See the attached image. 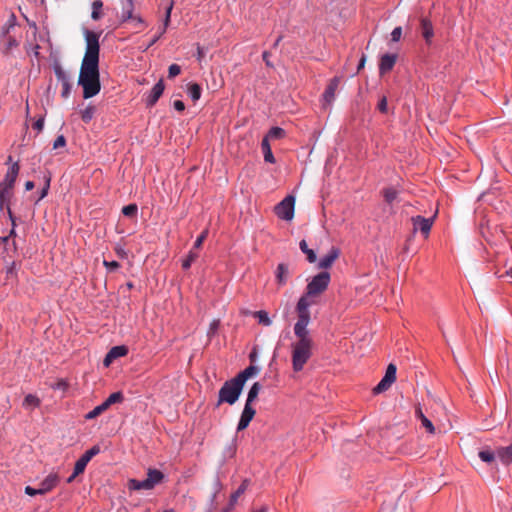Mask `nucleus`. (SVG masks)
Returning a JSON list of instances; mask_svg holds the SVG:
<instances>
[{
	"instance_id": "obj_1",
	"label": "nucleus",
	"mask_w": 512,
	"mask_h": 512,
	"mask_svg": "<svg viewBox=\"0 0 512 512\" xmlns=\"http://www.w3.org/2000/svg\"><path fill=\"white\" fill-rule=\"evenodd\" d=\"M86 51L82 61L78 84L83 88V97L89 99L100 92L99 79V35L85 31Z\"/></svg>"
},
{
	"instance_id": "obj_2",
	"label": "nucleus",
	"mask_w": 512,
	"mask_h": 512,
	"mask_svg": "<svg viewBox=\"0 0 512 512\" xmlns=\"http://www.w3.org/2000/svg\"><path fill=\"white\" fill-rule=\"evenodd\" d=\"M306 301L302 299L298 307V320L294 325V334L297 341L292 343V367L300 372L312 356L313 340L309 335L307 326L310 322V311L306 310Z\"/></svg>"
},
{
	"instance_id": "obj_3",
	"label": "nucleus",
	"mask_w": 512,
	"mask_h": 512,
	"mask_svg": "<svg viewBox=\"0 0 512 512\" xmlns=\"http://www.w3.org/2000/svg\"><path fill=\"white\" fill-rule=\"evenodd\" d=\"M330 280V273L327 271H323L315 275L307 284L306 293L298 300L296 311L298 312V307L302 299L306 301V310L309 311V307L314 304V302L311 300V297L322 294L328 288Z\"/></svg>"
},
{
	"instance_id": "obj_4",
	"label": "nucleus",
	"mask_w": 512,
	"mask_h": 512,
	"mask_svg": "<svg viewBox=\"0 0 512 512\" xmlns=\"http://www.w3.org/2000/svg\"><path fill=\"white\" fill-rule=\"evenodd\" d=\"M243 387L235 378L225 381L218 392L217 406L223 403L235 404L241 395Z\"/></svg>"
},
{
	"instance_id": "obj_5",
	"label": "nucleus",
	"mask_w": 512,
	"mask_h": 512,
	"mask_svg": "<svg viewBox=\"0 0 512 512\" xmlns=\"http://www.w3.org/2000/svg\"><path fill=\"white\" fill-rule=\"evenodd\" d=\"M294 208L295 197L288 195L275 206L274 212L278 218L285 221H291L294 217Z\"/></svg>"
},
{
	"instance_id": "obj_6",
	"label": "nucleus",
	"mask_w": 512,
	"mask_h": 512,
	"mask_svg": "<svg viewBox=\"0 0 512 512\" xmlns=\"http://www.w3.org/2000/svg\"><path fill=\"white\" fill-rule=\"evenodd\" d=\"M396 371L397 368L394 364L390 363L386 369L384 377L381 381L374 387L373 393L380 394L388 390L391 385L396 381Z\"/></svg>"
},
{
	"instance_id": "obj_7",
	"label": "nucleus",
	"mask_w": 512,
	"mask_h": 512,
	"mask_svg": "<svg viewBox=\"0 0 512 512\" xmlns=\"http://www.w3.org/2000/svg\"><path fill=\"white\" fill-rule=\"evenodd\" d=\"M136 0H124L123 6H122V13H121V22H127L131 21L134 23V26L137 27L139 25H143L144 21L139 15H134V2Z\"/></svg>"
},
{
	"instance_id": "obj_8",
	"label": "nucleus",
	"mask_w": 512,
	"mask_h": 512,
	"mask_svg": "<svg viewBox=\"0 0 512 512\" xmlns=\"http://www.w3.org/2000/svg\"><path fill=\"white\" fill-rule=\"evenodd\" d=\"M435 218H436V214L434 216H432L431 218H425V217H422L419 215L412 217L411 221L413 224L414 232L419 230L425 236V238H427L431 231V228H432Z\"/></svg>"
},
{
	"instance_id": "obj_9",
	"label": "nucleus",
	"mask_w": 512,
	"mask_h": 512,
	"mask_svg": "<svg viewBox=\"0 0 512 512\" xmlns=\"http://www.w3.org/2000/svg\"><path fill=\"white\" fill-rule=\"evenodd\" d=\"M255 414L256 410L253 408V405L245 403L244 409L237 424V432L245 430L249 426Z\"/></svg>"
},
{
	"instance_id": "obj_10",
	"label": "nucleus",
	"mask_w": 512,
	"mask_h": 512,
	"mask_svg": "<svg viewBox=\"0 0 512 512\" xmlns=\"http://www.w3.org/2000/svg\"><path fill=\"white\" fill-rule=\"evenodd\" d=\"M339 83H340L339 77H333L329 81V83H328V85H327V87H326V89H325V91L323 93V96H322V98H323V106H326V105L329 106V105L332 104V102L335 99V92H336V90H337V88L339 86Z\"/></svg>"
},
{
	"instance_id": "obj_11",
	"label": "nucleus",
	"mask_w": 512,
	"mask_h": 512,
	"mask_svg": "<svg viewBox=\"0 0 512 512\" xmlns=\"http://www.w3.org/2000/svg\"><path fill=\"white\" fill-rule=\"evenodd\" d=\"M165 89L164 81L160 79L151 89L150 93L146 97L147 107H153L159 98L162 96Z\"/></svg>"
},
{
	"instance_id": "obj_12",
	"label": "nucleus",
	"mask_w": 512,
	"mask_h": 512,
	"mask_svg": "<svg viewBox=\"0 0 512 512\" xmlns=\"http://www.w3.org/2000/svg\"><path fill=\"white\" fill-rule=\"evenodd\" d=\"M19 171H20L19 163L13 162L10 165V167L8 168L3 180L0 181V184L14 188Z\"/></svg>"
},
{
	"instance_id": "obj_13",
	"label": "nucleus",
	"mask_w": 512,
	"mask_h": 512,
	"mask_svg": "<svg viewBox=\"0 0 512 512\" xmlns=\"http://www.w3.org/2000/svg\"><path fill=\"white\" fill-rule=\"evenodd\" d=\"M340 249L337 247H332L329 252L324 255L318 262V268L320 269H328L333 263L339 258Z\"/></svg>"
},
{
	"instance_id": "obj_14",
	"label": "nucleus",
	"mask_w": 512,
	"mask_h": 512,
	"mask_svg": "<svg viewBox=\"0 0 512 512\" xmlns=\"http://www.w3.org/2000/svg\"><path fill=\"white\" fill-rule=\"evenodd\" d=\"M396 55L394 54H384L379 63V73L380 75H384L391 71L396 63Z\"/></svg>"
},
{
	"instance_id": "obj_15",
	"label": "nucleus",
	"mask_w": 512,
	"mask_h": 512,
	"mask_svg": "<svg viewBox=\"0 0 512 512\" xmlns=\"http://www.w3.org/2000/svg\"><path fill=\"white\" fill-rule=\"evenodd\" d=\"M58 482V475L51 473L44 480L41 481V483L39 484V489L41 490L42 494H45L51 491L53 488H55Z\"/></svg>"
},
{
	"instance_id": "obj_16",
	"label": "nucleus",
	"mask_w": 512,
	"mask_h": 512,
	"mask_svg": "<svg viewBox=\"0 0 512 512\" xmlns=\"http://www.w3.org/2000/svg\"><path fill=\"white\" fill-rule=\"evenodd\" d=\"M12 187L0 184V210L10 205L11 197L13 195Z\"/></svg>"
},
{
	"instance_id": "obj_17",
	"label": "nucleus",
	"mask_w": 512,
	"mask_h": 512,
	"mask_svg": "<svg viewBox=\"0 0 512 512\" xmlns=\"http://www.w3.org/2000/svg\"><path fill=\"white\" fill-rule=\"evenodd\" d=\"M421 33L427 44H430L434 36V29L428 18L421 19Z\"/></svg>"
},
{
	"instance_id": "obj_18",
	"label": "nucleus",
	"mask_w": 512,
	"mask_h": 512,
	"mask_svg": "<svg viewBox=\"0 0 512 512\" xmlns=\"http://www.w3.org/2000/svg\"><path fill=\"white\" fill-rule=\"evenodd\" d=\"M415 416L418 420L421 422V426L425 428L427 433L434 434L435 433V427L431 420H429L423 413L421 407H416L415 409Z\"/></svg>"
},
{
	"instance_id": "obj_19",
	"label": "nucleus",
	"mask_w": 512,
	"mask_h": 512,
	"mask_svg": "<svg viewBox=\"0 0 512 512\" xmlns=\"http://www.w3.org/2000/svg\"><path fill=\"white\" fill-rule=\"evenodd\" d=\"M41 405L40 398L35 394H27L22 402V407L26 410H34Z\"/></svg>"
},
{
	"instance_id": "obj_20",
	"label": "nucleus",
	"mask_w": 512,
	"mask_h": 512,
	"mask_svg": "<svg viewBox=\"0 0 512 512\" xmlns=\"http://www.w3.org/2000/svg\"><path fill=\"white\" fill-rule=\"evenodd\" d=\"M276 281L279 285L286 284L288 277H289V269L288 266L284 263H280L277 266L276 272H275Z\"/></svg>"
},
{
	"instance_id": "obj_21",
	"label": "nucleus",
	"mask_w": 512,
	"mask_h": 512,
	"mask_svg": "<svg viewBox=\"0 0 512 512\" xmlns=\"http://www.w3.org/2000/svg\"><path fill=\"white\" fill-rule=\"evenodd\" d=\"M257 373V368L255 366H248L247 368H245L243 371H241L240 373H238L234 378L239 382L241 383L243 386L245 385V382L250 378L252 377L253 375H255Z\"/></svg>"
},
{
	"instance_id": "obj_22",
	"label": "nucleus",
	"mask_w": 512,
	"mask_h": 512,
	"mask_svg": "<svg viewBox=\"0 0 512 512\" xmlns=\"http://www.w3.org/2000/svg\"><path fill=\"white\" fill-rule=\"evenodd\" d=\"M261 149L264 155L265 162L275 163V157L272 153L270 142H268V137H264L261 142Z\"/></svg>"
},
{
	"instance_id": "obj_23",
	"label": "nucleus",
	"mask_w": 512,
	"mask_h": 512,
	"mask_svg": "<svg viewBox=\"0 0 512 512\" xmlns=\"http://www.w3.org/2000/svg\"><path fill=\"white\" fill-rule=\"evenodd\" d=\"M128 488L130 490H151V484L147 481V479L144 480H136V479H130L128 481Z\"/></svg>"
},
{
	"instance_id": "obj_24",
	"label": "nucleus",
	"mask_w": 512,
	"mask_h": 512,
	"mask_svg": "<svg viewBox=\"0 0 512 512\" xmlns=\"http://www.w3.org/2000/svg\"><path fill=\"white\" fill-rule=\"evenodd\" d=\"M164 478V475L161 471L157 469H149L147 474V481L150 482L151 488L153 489L155 485L159 484Z\"/></svg>"
},
{
	"instance_id": "obj_25",
	"label": "nucleus",
	"mask_w": 512,
	"mask_h": 512,
	"mask_svg": "<svg viewBox=\"0 0 512 512\" xmlns=\"http://www.w3.org/2000/svg\"><path fill=\"white\" fill-rule=\"evenodd\" d=\"M16 27V16L11 14L7 22L2 26L1 29V39H6L7 36H10L11 30Z\"/></svg>"
},
{
	"instance_id": "obj_26",
	"label": "nucleus",
	"mask_w": 512,
	"mask_h": 512,
	"mask_svg": "<svg viewBox=\"0 0 512 512\" xmlns=\"http://www.w3.org/2000/svg\"><path fill=\"white\" fill-rule=\"evenodd\" d=\"M248 485H249V481L247 479H245L241 485L237 488V490L231 494L230 496V501H229V504H230V507H233L237 501H238V498L244 494V492L246 491V489L248 488Z\"/></svg>"
},
{
	"instance_id": "obj_27",
	"label": "nucleus",
	"mask_w": 512,
	"mask_h": 512,
	"mask_svg": "<svg viewBox=\"0 0 512 512\" xmlns=\"http://www.w3.org/2000/svg\"><path fill=\"white\" fill-rule=\"evenodd\" d=\"M187 93L190 96V98L192 99V101L196 102L201 97L202 88L197 83H190V84H188V87H187Z\"/></svg>"
},
{
	"instance_id": "obj_28",
	"label": "nucleus",
	"mask_w": 512,
	"mask_h": 512,
	"mask_svg": "<svg viewBox=\"0 0 512 512\" xmlns=\"http://www.w3.org/2000/svg\"><path fill=\"white\" fill-rule=\"evenodd\" d=\"M261 389H262L261 384L259 382H255L251 386V388H250V390L248 392L247 399H246L245 403L253 404V402L257 399L258 394L261 391Z\"/></svg>"
},
{
	"instance_id": "obj_29",
	"label": "nucleus",
	"mask_w": 512,
	"mask_h": 512,
	"mask_svg": "<svg viewBox=\"0 0 512 512\" xmlns=\"http://www.w3.org/2000/svg\"><path fill=\"white\" fill-rule=\"evenodd\" d=\"M253 317L256 318L258 320V323L263 326H270L272 324L268 312H266L265 310L255 311L253 313Z\"/></svg>"
},
{
	"instance_id": "obj_30",
	"label": "nucleus",
	"mask_w": 512,
	"mask_h": 512,
	"mask_svg": "<svg viewBox=\"0 0 512 512\" xmlns=\"http://www.w3.org/2000/svg\"><path fill=\"white\" fill-rule=\"evenodd\" d=\"M199 257L196 249L192 248L185 259L182 260V268L187 270L191 267L192 263Z\"/></svg>"
},
{
	"instance_id": "obj_31",
	"label": "nucleus",
	"mask_w": 512,
	"mask_h": 512,
	"mask_svg": "<svg viewBox=\"0 0 512 512\" xmlns=\"http://www.w3.org/2000/svg\"><path fill=\"white\" fill-rule=\"evenodd\" d=\"M285 135L286 132L281 127H272L265 137H268V142H270V140L282 139Z\"/></svg>"
},
{
	"instance_id": "obj_32",
	"label": "nucleus",
	"mask_w": 512,
	"mask_h": 512,
	"mask_svg": "<svg viewBox=\"0 0 512 512\" xmlns=\"http://www.w3.org/2000/svg\"><path fill=\"white\" fill-rule=\"evenodd\" d=\"M124 400V396L122 392H114L108 396V398L103 402V404L107 407V409L116 403H121Z\"/></svg>"
},
{
	"instance_id": "obj_33",
	"label": "nucleus",
	"mask_w": 512,
	"mask_h": 512,
	"mask_svg": "<svg viewBox=\"0 0 512 512\" xmlns=\"http://www.w3.org/2000/svg\"><path fill=\"white\" fill-rule=\"evenodd\" d=\"M299 247L301 249V251L306 254L307 256V260L310 262V263H314L316 261V254L315 252L312 250V249H309L308 248V245L306 243L305 240H301L300 243H299Z\"/></svg>"
},
{
	"instance_id": "obj_34",
	"label": "nucleus",
	"mask_w": 512,
	"mask_h": 512,
	"mask_svg": "<svg viewBox=\"0 0 512 512\" xmlns=\"http://www.w3.org/2000/svg\"><path fill=\"white\" fill-rule=\"evenodd\" d=\"M384 200L391 204L398 196V191L393 187H387L382 190Z\"/></svg>"
},
{
	"instance_id": "obj_35",
	"label": "nucleus",
	"mask_w": 512,
	"mask_h": 512,
	"mask_svg": "<svg viewBox=\"0 0 512 512\" xmlns=\"http://www.w3.org/2000/svg\"><path fill=\"white\" fill-rule=\"evenodd\" d=\"M54 73L61 84L70 82L68 73L60 65L57 64L54 66Z\"/></svg>"
},
{
	"instance_id": "obj_36",
	"label": "nucleus",
	"mask_w": 512,
	"mask_h": 512,
	"mask_svg": "<svg viewBox=\"0 0 512 512\" xmlns=\"http://www.w3.org/2000/svg\"><path fill=\"white\" fill-rule=\"evenodd\" d=\"M127 353L128 348L126 346H114L109 350V357L119 358L125 356Z\"/></svg>"
},
{
	"instance_id": "obj_37",
	"label": "nucleus",
	"mask_w": 512,
	"mask_h": 512,
	"mask_svg": "<svg viewBox=\"0 0 512 512\" xmlns=\"http://www.w3.org/2000/svg\"><path fill=\"white\" fill-rule=\"evenodd\" d=\"M478 456L483 462L491 463L495 460V456L497 455L490 449H484L479 451Z\"/></svg>"
},
{
	"instance_id": "obj_38",
	"label": "nucleus",
	"mask_w": 512,
	"mask_h": 512,
	"mask_svg": "<svg viewBox=\"0 0 512 512\" xmlns=\"http://www.w3.org/2000/svg\"><path fill=\"white\" fill-rule=\"evenodd\" d=\"M95 107L94 106H87L84 110L81 111V119L85 122V123H89L93 117H94V114H95Z\"/></svg>"
},
{
	"instance_id": "obj_39",
	"label": "nucleus",
	"mask_w": 512,
	"mask_h": 512,
	"mask_svg": "<svg viewBox=\"0 0 512 512\" xmlns=\"http://www.w3.org/2000/svg\"><path fill=\"white\" fill-rule=\"evenodd\" d=\"M103 7V3L101 0H95L93 3H92V13H91V17L93 20H98L101 18V9Z\"/></svg>"
},
{
	"instance_id": "obj_40",
	"label": "nucleus",
	"mask_w": 512,
	"mask_h": 512,
	"mask_svg": "<svg viewBox=\"0 0 512 512\" xmlns=\"http://www.w3.org/2000/svg\"><path fill=\"white\" fill-rule=\"evenodd\" d=\"M2 42L5 46V52H10L13 48L18 46V41L12 36H7L6 39H2Z\"/></svg>"
},
{
	"instance_id": "obj_41",
	"label": "nucleus",
	"mask_w": 512,
	"mask_h": 512,
	"mask_svg": "<svg viewBox=\"0 0 512 512\" xmlns=\"http://www.w3.org/2000/svg\"><path fill=\"white\" fill-rule=\"evenodd\" d=\"M105 410H107V407L102 403L98 406H96L93 410L88 412L86 414V419H94L100 414H102Z\"/></svg>"
},
{
	"instance_id": "obj_42",
	"label": "nucleus",
	"mask_w": 512,
	"mask_h": 512,
	"mask_svg": "<svg viewBox=\"0 0 512 512\" xmlns=\"http://www.w3.org/2000/svg\"><path fill=\"white\" fill-rule=\"evenodd\" d=\"M219 326H220V320L219 319H214L210 323L208 331H207V337L209 339H212L216 335V333H217V331L219 329Z\"/></svg>"
},
{
	"instance_id": "obj_43",
	"label": "nucleus",
	"mask_w": 512,
	"mask_h": 512,
	"mask_svg": "<svg viewBox=\"0 0 512 512\" xmlns=\"http://www.w3.org/2000/svg\"><path fill=\"white\" fill-rule=\"evenodd\" d=\"M100 452V448L99 446L95 445L93 446L92 448H90L89 450H87L81 457L87 462L89 463V461L95 456L97 455L98 453Z\"/></svg>"
},
{
	"instance_id": "obj_44",
	"label": "nucleus",
	"mask_w": 512,
	"mask_h": 512,
	"mask_svg": "<svg viewBox=\"0 0 512 512\" xmlns=\"http://www.w3.org/2000/svg\"><path fill=\"white\" fill-rule=\"evenodd\" d=\"M50 181H51V177L50 176L45 177L44 187L41 188V192H40L39 197L36 200V203H38L39 201H41L42 199H44L48 195V191H49V188H50Z\"/></svg>"
},
{
	"instance_id": "obj_45",
	"label": "nucleus",
	"mask_w": 512,
	"mask_h": 512,
	"mask_svg": "<svg viewBox=\"0 0 512 512\" xmlns=\"http://www.w3.org/2000/svg\"><path fill=\"white\" fill-rule=\"evenodd\" d=\"M208 234H209V230L208 229L203 230L201 232V234L197 237L196 241L194 242L193 248L196 249V250L200 249L202 244H203V242L208 237Z\"/></svg>"
},
{
	"instance_id": "obj_46",
	"label": "nucleus",
	"mask_w": 512,
	"mask_h": 512,
	"mask_svg": "<svg viewBox=\"0 0 512 512\" xmlns=\"http://www.w3.org/2000/svg\"><path fill=\"white\" fill-rule=\"evenodd\" d=\"M137 211H138V207L136 204H129L127 206H124L122 209V213L128 217L135 216L137 214Z\"/></svg>"
},
{
	"instance_id": "obj_47",
	"label": "nucleus",
	"mask_w": 512,
	"mask_h": 512,
	"mask_svg": "<svg viewBox=\"0 0 512 512\" xmlns=\"http://www.w3.org/2000/svg\"><path fill=\"white\" fill-rule=\"evenodd\" d=\"M87 464L88 463L82 457H80L76 461L75 466H74L75 475H79V474L83 473Z\"/></svg>"
},
{
	"instance_id": "obj_48",
	"label": "nucleus",
	"mask_w": 512,
	"mask_h": 512,
	"mask_svg": "<svg viewBox=\"0 0 512 512\" xmlns=\"http://www.w3.org/2000/svg\"><path fill=\"white\" fill-rule=\"evenodd\" d=\"M181 73V67L178 64H172L168 69V77L174 78Z\"/></svg>"
},
{
	"instance_id": "obj_49",
	"label": "nucleus",
	"mask_w": 512,
	"mask_h": 512,
	"mask_svg": "<svg viewBox=\"0 0 512 512\" xmlns=\"http://www.w3.org/2000/svg\"><path fill=\"white\" fill-rule=\"evenodd\" d=\"M52 389L54 390H63L65 391L68 388V383L64 379H59L55 384H53Z\"/></svg>"
},
{
	"instance_id": "obj_50",
	"label": "nucleus",
	"mask_w": 512,
	"mask_h": 512,
	"mask_svg": "<svg viewBox=\"0 0 512 512\" xmlns=\"http://www.w3.org/2000/svg\"><path fill=\"white\" fill-rule=\"evenodd\" d=\"M66 145V139L64 137V135H59L54 143H53V149H58V148H62Z\"/></svg>"
},
{
	"instance_id": "obj_51",
	"label": "nucleus",
	"mask_w": 512,
	"mask_h": 512,
	"mask_svg": "<svg viewBox=\"0 0 512 512\" xmlns=\"http://www.w3.org/2000/svg\"><path fill=\"white\" fill-rule=\"evenodd\" d=\"M377 108L378 110L381 112V113H387V110H388V105H387V98L385 96H383L379 102H378V105H377Z\"/></svg>"
},
{
	"instance_id": "obj_52",
	"label": "nucleus",
	"mask_w": 512,
	"mask_h": 512,
	"mask_svg": "<svg viewBox=\"0 0 512 512\" xmlns=\"http://www.w3.org/2000/svg\"><path fill=\"white\" fill-rule=\"evenodd\" d=\"M103 265L109 270V271H115L120 267L119 262L117 261H103Z\"/></svg>"
},
{
	"instance_id": "obj_53",
	"label": "nucleus",
	"mask_w": 512,
	"mask_h": 512,
	"mask_svg": "<svg viewBox=\"0 0 512 512\" xmlns=\"http://www.w3.org/2000/svg\"><path fill=\"white\" fill-rule=\"evenodd\" d=\"M402 36V28L401 27H395L391 32V39L394 42H397L400 40Z\"/></svg>"
},
{
	"instance_id": "obj_54",
	"label": "nucleus",
	"mask_w": 512,
	"mask_h": 512,
	"mask_svg": "<svg viewBox=\"0 0 512 512\" xmlns=\"http://www.w3.org/2000/svg\"><path fill=\"white\" fill-rule=\"evenodd\" d=\"M25 493L29 496L43 495L39 488H33L31 486L25 487Z\"/></svg>"
},
{
	"instance_id": "obj_55",
	"label": "nucleus",
	"mask_w": 512,
	"mask_h": 512,
	"mask_svg": "<svg viewBox=\"0 0 512 512\" xmlns=\"http://www.w3.org/2000/svg\"><path fill=\"white\" fill-rule=\"evenodd\" d=\"M70 92H71L70 82L62 83V92H61L62 97L67 98L70 95Z\"/></svg>"
},
{
	"instance_id": "obj_56",
	"label": "nucleus",
	"mask_w": 512,
	"mask_h": 512,
	"mask_svg": "<svg viewBox=\"0 0 512 512\" xmlns=\"http://www.w3.org/2000/svg\"><path fill=\"white\" fill-rule=\"evenodd\" d=\"M44 127V118H39L33 123V129L41 132Z\"/></svg>"
},
{
	"instance_id": "obj_57",
	"label": "nucleus",
	"mask_w": 512,
	"mask_h": 512,
	"mask_svg": "<svg viewBox=\"0 0 512 512\" xmlns=\"http://www.w3.org/2000/svg\"><path fill=\"white\" fill-rule=\"evenodd\" d=\"M4 209H6V211H7V215H8L9 220L11 221L12 226H16V217L13 214L10 205L8 207H5Z\"/></svg>"
},
{
	"instance_id": "obj_58",
	"label": "nucleus",
	"mask_w": 512,
	"mask_h": 512,
	"mask_svg": "<svg viewBox=\"0 0 512 512\" xmlns=\"http://www.w3.org/2000/svg\"><path fill=\"white\" fill-rule=\"evenodd\" d=\"M270 56H271V54H270V52H268V51H264V52L262 53L263 61L265 62V64H266V66H267V67H273L272 62L270 61Z\"/></svg>"
},
{
	"instance_id": "obj_59",
	"label": "nucleus",
	"mask_w": 512,
	"mask_h": 512,
	"mask_svg": "<svg viewBox=\"0 0 512 512\" xmlns=\"http://www.w3.org/2000/svg\"><path fill=\"white\" fill-rule=\"evenodd\" d=\"M172 8H173V2H171L170 5L166 9L165 23H164L165 27H164V29L167 27V25H168V23L170 21V15H171Z\"/></svg>"
},
{
	"instance_id": "obj_60",
	"label": "nucleus",
	"mask_w": 512,
	"mask_h": 512,
	"mask_svg": "<svg viewBox=\"0 0 512 512\" xmlns=\"http://www.w3.org/2000/svg\"><path fill=\"white\" fill-rule=\"evenodd\" d=\"M173 106H174L175 110H177L179 112H182L185 110V104L181 100H175L173 103Z\"/></svg>"
},
{
	"instance_id": "obj_61",
	"label": "nucleus",
	"mask_w": 512,
	"mask_h": 512,
	"mask_svg": "<svg viewBox=\"0 0 512 512\" xmlns=\"http://www.w3.org/2000/svg\"><path fill=\"white\" fill-rule=\"evenodd\" d=\"M365 62H366V56L363 54L360 61H359V64H358V67H357V70L358 72L364 68L365 66Z\"/></svg>"
},
{
	"instance_id": "obj_62",
	"label": "nucleus",
	"mask_w": 512,
	"mask_h": 512,
	"mask_svg": "<svg viewBox=\"0 0 512 512\" xmlns=\"http://www.w3.org/2000/svg\"><path fill=\"white\" fill-rule=\"evenodd\" d=\"M34 187H35V184H34V182H33V181H27V182L25 183V190H26V191H30V190H32Z\"/></svg>"
},
{
	"instance_id": "obj_63",
	"label": "nucleus",
	"mask_w": 512,
	"mask_h": 512,
	"mask_svg": "<svg viewBox=\"0 0 512 512\" xmlns=\"http://www.w3.org/2000/svg\"><path fill=\"white\" fill-rule=\"evenodd\" d=\"M115 358L109 357V352L106 354L104 358V364L108 366Z\"/></svg>"
},
{
	"instance_id": "obj_64",
	"label": "nucleus",
	"mask_w": 512,
	"mask_h": 512,
	"mask_svg": "<svg viewBox=\"0 0 512 512\" xmlns=\"http://www.w3.org/2000/svg\"><path fill=\"white\" fill-rule=\"evenodd\" d=\"M115 358L109 357V352L106 354L104 358V364L108 366Z\"/></svg>"
}]
</instances>
